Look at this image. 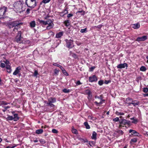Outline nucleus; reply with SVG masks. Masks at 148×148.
Returning <instances> with one entry per match:
<instances>
[{
  "mask_svg": "<svg viewBox=\"0 0 148 148\" xmlns=\"http://www.w3.org/2000/svg\"><path fill=\"white\" fill-rule=\"evenodd\" d=\"M23 2L21 1H18L15 2L13 4V6L16 11L19 12H21L24 10L23 9Z\"/></svg>",
  "mask_w": 148,
  "mask_h": 148,
  "instance_id": "f257e3e1",
  "label": "nucleus"
},
{
  "mask_svg": "<svg viewBox=\"0 0 148 148\" xmlns=\"http://www.w3.org/2000/svg\"><path fill=\"white\" fill-rule=\"evenodd\" d=\"M37 3L36 0H25L26 4L31 8H33L36 7Z\"/></svg>",
  "mask_w": 148,
  "mask_h": 148,
  "instance_id": "f03ea898",
  "label": "nucleus"
},
{
  "mask_svg": "<svg viewBox=\"0 0 148 148\" xmlns=\"http://www.w3.org/2000/svg\"><path fill=\"white\" fill-rule=\"evenodd\" d=\"M7 7L3 6L0 8V18H3L5 16V13L7 11Z\"/></svg>",
  "mask_w": 148,
  "mask_h": 148,
  "instance_id": "7ed1b4c3",
  "label": "nucleus"
},
{
  "mask_svg": "<svg viewBox=\"0 0 148 148\" xmlns=\"http://www.w3.org/2000/svg\"><path fill=\"white\" fill-rule=\"evenodd\" d=\"M22 23H19L18 21H14L13 22H11L8 23L7 24V26L10 28H12L14 27H16L18 25L20 24H22Z\"/></svg>",
  "mask_w": 148,
  "mask_h": 148,
  "instance_id": "20e7f679",
  "label": "nucleus"
},
{
  "mask_svg": "<svg viewBox=\"0 0 148 148\" xmlns=\"http://www.w3.org/2000/svg\"><path fill=\"white\" fill-rule=\"evenodd\" d=\"M65 41L66 42V47L69 48L71 49L74 46L73 45V41L72 40H68L66 39L65 40Z\"/></svg>",
  "mask_w": 148,
  "mask_h": 148,
  "instance_id": "39448f33",
  "label": "nucleus"
},
{
  "mask_svg": "<svg viewBox=\"0 0 148 148\" xmlns=\"http://www.w3.org/2000/svg\"><path fill=\"white\" fill-rule=\"evenodd\" d=\"M119 127L121 126L124 127V125L126 124L129 125L130 124V121L125 119H121L119 120Z\"/></svg>",
  "mask_w": 148,
  "mask_h": 148,
  "instance_id": "423d86ee",
  "label": "nucleus"
},
{
  "mask_svg": "<svg viewBox=\"0 0 148 148\" xmlns=\"http://www.w3.org/2000/svg\"><path fill=\"white\" fill-rule=\"evenodd\" d=\"M97 80V77L95 75H93L92 76L89 77V81L90 82H96Z\"/></svg>",
  "mask_w": 148,
  "mask_h": 148,
  "instance_id": "0eeeda50",
  "label": "nucleus"
},
{
  "mask_svg": "<svg viewBox=\"0 0 148 148\" xmlns=\"http://www.w3.org/2000/svg\"><path fill=\"white\" fill-rule=\"evenodd\" d=\"M21 31H18V33L17 35L16 38V41L17 42H21Z\"/></svg>",
  "mask_w": 148,
  "mask_h": 148,
  "instance_id": "6e6552de",
  "label": "nucleus"
},
{
  "mask_svg": "<svg viewBox=\"0 0 148 148\" xmlns=\"http://www.w3.org/2000/svg\"><path fill=\"white\" fill-rule=\"evenodd\" d=\"M147 38V36H144L141 37H138L136 40V41L139 42L140 41H143L146 40Z\"/></svg>",
  "mask_w": 148,
  "mask_h": 148,
  "instance_id": "1a4fd4ad",
  "label": "nucleus"
},
{
  "mask_svg": "<svg viewBox=\"0 0 148 148\" xmlns=\"http://www.w3.org/2000/svg\"><path fill=\"white\" fill-rule=\"evenodd\" d=\"M117 68L118 69L124 68L126 67V68L128 67L127 64L126 63H124L123 64H119L117 66Z\"/></svg>",
  "mask_w": 148,
  "mask_h": 148,
  "instance_id": "9d476101",
  "label": "nucleus"
},
{
  "mask_svg": "<svg viewBox=\"0 0 148 148\" xmlns=\"http://www.w3.org/2000/svg\"><path fill=\"white\" fill-rule=\"evenodd\" d=\"M56 102V100L55 98L51 97L49 99L48 102L47 104H50L53 103H54Z\"/></svg>",
  "mask_w": 148,
  "mask_h": 148,
  "instance_id": "9b49d317",
  "label": "nucleus"
},
{
  "mask_svg": "<svg viewBox=\"0 0 148 148\" xmlns=\"http://www.w3.org/2000/svg\"><path fill=\"white\" fill-rule=\"evenodd\" d=\"M21 68L20 66H18L16 68V69L13 73V75H16L20 72Z\"/></svg>",
  "mask_w": 148,
  "mask_h": 148,
  "instance_id": "f8f14e48",
  "label": "nucleus"
},
{
  "mask_svg": "<svg viewBox=\"0 0 148 148\" xmlns=\"http://www.w3.org/2000/svg\"><path fill=\"white\" fill-rule=\"evenodd\" d=\"M86 93L88 95V99H90L92 97L91 92L89 90H87L86 91Z\"/></svg>",
  "mask_w": 148,
  "mask_h": 148,
  "instance_id": "ddd939ff",
  "label": "nucleus"
},
{
  "mask_svg": "<svg viewBox=\"0 0 148 148\" xmlns=\"http://www.w3.org/2000/svg\"><path fill=\"white\" fill-rule=\"evenodd\" d=\"M129 132L130 133H132V135H133V134H135V136H139V133L135 130H133L131 129L129 131Z\"/></svg>",
  "mask_w": 148,
  "mask_h": 148,
  "instance_id": "4468645a",
  "label": "nucleus"
},
{
  "mask_svg": "<svg viewBox=\"0 0 148 148\" xmlns=\"http://www.w3.org/2000/svg\"><path fill=\"white\" fill-rule=\"evenodd\" d=\"M140 25L139 23L134 24L133 25L132 27L135 29H137L140 27Z\"/></svg>",
  "mask_w": 148,
  "mask_h": 148,
  "instance_id": "2eb2a0df",
  "label": "nucleus"
},
{
  "mask_svg": "<svg viewBox=\"0 0 148 148\" xmlns=\"http://www.w3.org/2000/svg\"><path fill=\"white\" fill-rule=\"evenodd\" d=\"M19 118L17 114H14L13 120L14 121H16L18 120Z\"/></svg>",
  "mask_w": 148,
  "mask_h": 148,
  "instance_id": "dca6fc26",
  "label": "nucleus"
},
{
  "mask_svg": "<svg viewBox=\"0 0 148 148\" xmlns=\"http://www.w3.org/2000/svg\"><path fill=\"white\" fill-rule=\"evenodd\" d=\"M131 103L134 106H135L138 105L140 104V102L138 101H132Z\"/></svg>",
  "mask_w": 148,
  "mask_h": 148,
  "instance_id": "f3484780",
  "label": "nucleus"
},
{
  "mask_svg": "<svg viewBox=\"0 0 148 148\" xmlns=\"http://www.w3.org/2000/svg\"><path fill=\"white\" fill-rule=\"evenodd\" d=\"M63 32H60L56 35V37L57 38H59L61 37L63 35Z\"/></svg>",
  "mask_w": 148,
  "mask_h": 148,
  "instance_id": "a211bd4d",
  "label": "nucleus"
},
{
  "mask_svg": "<svg viewBox=\"0 0 148 148\" xmlns=\"http://www.w3.org/2000/svg\"><path fill=\"white\" fill-rule=\"evenodd\" d=\"M10 103L6 102L5 101H0V106L2 105H6L9 104Z\"/></svg>",
  "mask_w": 148,
  "mask_h": 148,
  "instance_id": "6ab92c4d",
  "label": "nucleus"
},
{
  "mask_svg": "<svg viewBox=\"0 0 148 148\" xmlns=\"http://www.w3.org/2000/svg\"><path fill=\"white\" fill-rule=\"evenodd\" d=\"M43 130L42 129H38L36 130V133L37 134H41L43 132Z\"/></svg>",
  "mask_w": 148,
  "mask_h": 148,
  "instance_id": "aec40b11",
  "label": "nucleus"
},
{
  "mask_svg": "<svg viewBox=\"0 0 148 148\" xmlns=\"http://www.w3.org/2000/svg\"><path fill=\"white\" fill-rule=\"evenodd\" d=\"M30 25L31 27H34L36 25L35 21H32L30 23Z\"/></svg>",
  "mask_w": 148,
  "mask_h": 148,
  "instance_id": "412c9836",
  "label": "nucleus"
},
{
  "mask_svg": "<svg viewBox=\"0 0 148 148\" xmlns=\"http://www.w3.org/2000/svg\"><path fill=\"white\" fill-rule=\"evenodd\" d=\"M97 133L95 132H93L92 134V139L96 140V139Z\"/></svg>",
  "mask_w": 148,
  "mask_h": 148,
  "instance_id": "4be33fe9",
  "label": "nucleus"
},
{
  "mask_svg": "<svg viewBox=\"0 0 148 148\" xmlns=\"http://www.w3.org/2000/svg\"><path fill=\"white\" fill-rule=\"evenodd\" d=\"M61 13H64V14L62 15V16H64V15L68 13V8H66Z\"/></svg>",
  "mask_w": 148,
  "mask_h": 148,
  "instance_id": "5701e85b",
  "label": "nucleus"
},
{
  "mask_svg": "<svg viewBox=\"0 0 148 148\" xmlns=\"http://www.w3.org/2000/svg\"><path fill=\"white\" fill-rule=\"evenodd\" d=\"M13 117L12 116H8V117L6 118V120L7 121L13 120Z\"/></svg>",
  "mask_w": 148,
  "mask_h": 148,
  "instance_id": "b1692460",
  "label": "nucleus"
},
{
  "mask_svg": "<svg viewBox=\"0 0 148 148\" xmlns=\"http://www.w3.org/2000/svg\"><path fill=\"white\" fill-rule=\"evenodd\" d=\"M84 125L86 127V128L87 129H90V127L89 125L88 124V123L87 122H85L84 123Z\"/></svg>",
  "mask_w": 148,
  "mask_h": 148,
  "instance_id": "393cba45",
  "label": "nucleus"
},
{
  "mask_svg": "<svg viewBox=\"0 0 148 148\" xmlns=\"http://www.w3.org/2000/svg\"><path fill=\"white\" fill-rule=\"evenodd\" d=\"M130 119L133 120L132 123H136L138 122V120L136 119H134V117L130 118Z\"/></svg>",
  "mask_w": 148,
  "mask_h": 148,
  "instance_id": "a878e982",
  "label": "nucleus"
},
{
  "mask_svg": "<svg viewBox=\"0 0 148 148\" xmlns=\"http://www.w3.org/2000/svg\"><path fill=\"white\" fill-rule=\"evenodd\" d=\"M65 25L67 27L69 25V20H66L64 22Z\"/></svg>",
  "mask_w": 148,
  "mask_h": 148,
  "instance_id": "bb28decb",
  "label": "nucleus"
},
{
  "mask_svg": "<svg viewBox=\"0 0 148 148\" xmlns=\"http://www.w3.org/2000/svg\"><path fill=\"white\" fill-rule=\"evenodd\" d=\"M51 0H43L40 3V4H42V3L45 4L48 3L50 2Z\"/></svg>",
  "mask_w": 148,
  "mask_h": 148,
  "instance_id": "cd10ccee",
  "label": "nucleus"
},
{
  "mask_svg": "<svg viewBox=\"0 0 148 148\" xmlns=\"http://www.w3.org/2000/svg\"><path fill=\"white\" fill-rule=\"evenodd\" d=\"M72 133L75 134H78V132L77 130L75 129L74 128H73L72 130Z\"/></svg>",
  "mask_w": 148,
  "mask_h": 148,
  "instance_id": "c85d7f7f",
  "label": "nucleus"
},
{
  "mask_svg": "<svg viewBox=\"0 0 148 148\" xmlns=\"http://www.w3.org/2000/svg\"><path fill=\"white\" fill-rule=\"evenodd\" d=\"M50 23H51V25L52 24H53V22L51 20L49 19L47 21H46L45 25H46L48 24H50Z\"/></svg>",
  "mask_w": 148,
  "mask_h": 148,
  "instance_id": "c756f323",
  "label": "nucleus"
},
{
  "mask_svg": "<svg viewBox=\"0 0 148 148\" xmlns=\"http://www.w3.org/2000/svg\"><path fill=\"white\" fill-rule=\"evenodd\" d=\"M54 26V24H50V25H48L47 27V29H50L52 28Z\"/></svg>",
  "mask_w": 148,
  "mask_h": 148,
  "instance_id": "7c9ffc66",
  "label": "nucleus"
},
{
  "mask_svg": "<svg viewBox=\"0 0 148 148\" xmlns=\"http://www.w3.org/2000/svg\"><path fill=\"white\" fill-rule=\"evenodd\" d=\"M115 113H116V114L118 116L123 115H124V113H123L119 112H118V111H116Z\"/></svg>",
  "mask_w": 148,
  "mask_h": 148,
  "instance_id": "2f4dec72",
  "label": "nucleus"
},
{
  "mask_svg": "<svg viewBox=\"0 0 148 148\" xmlns=\"http://www.w3.org/2000/svg\"><path fill=\"white\" fill-rule=\"evenodd\" d=\"M146 70V68L143 66H142L140 69V70L141 71H145Z\"/></svg>",
  "mask_w": 148,
  "mask_h": 148,
  "instance_id": "473e14b6",
  "label": "nucleus"
},
{
  "mask_svg": "<svg viewBox=\"0 0 148 148\" xmlns=\"http://www.w3.org/2000/svg\"><path fill=\"white\" fill-rule=\"evenodd\" d=\"M95 99H99L100 100H101L102 101V99L103 98V97L101 95H100L99 96H96L95 97Z\"/></svg>",
  "mask_w": 148,
  "mask_h": 148,
  "instance_id": "72a5a7b5",
  "label": "nucleus"
},
{
  "mask_svg": "<svg viewBox=\"0 0 148 148\" xmlns=\"http://www.w3.org/2000/svg\"><path fill=\"white\" fill-rule=\"evenodd\" d=\"M38 21L40 23L44 25H45L46 21L40 19H38Z\"/></svg>",
  "mask_w": 148,
  "mask_h": 148,
  "instance_id": "f704fd0d",
  "label": "nucleus"
},
{
  "mask_svg": "<svg viewBox=\"0 0 148 148\" xmlns=\"http://www.w3.org/2000/svg\"><path fill=\"white\" fill-rule=\"evenodd\" d=\"M87 32V28H85L84 29H82L80 30V32L82 33L86 32Z\"/></svg>",
  "mask_w": 148,
  "mask_h": 148,
  "instance_id": "c9c22d12",
  "label": "nucleus"
},
{
  "mask_svg": "<svg viewBox=\"0 0 148 148\" xmlns=\"http://www.w3.org/2000/svg\"><path fill=\"white\" fill-rule=\"evenodd\" d=\"M137 141V139L136 138H133L131 139L130 142L136 143Z\"/></svg>",
  "mask_w": 148,
  "mask_h": 148,
  "instance_id": "e433bc0d",
  "label": "nucleus"
},
{
  "mask_svg": "<svg viewBox=\"0 0 148 148\" xmlns=\"http://www.w3.org/2000/svg\"><path fill=\"white\" fill-rule=\"evenodd\" d=\"M62 91L64 93H68L69 92L70 90L69 89H67L66 88H64L62 90Z\"/></svg>",
  "mask_w": 148,
  "mask_h": 148,
  "instance_id": "4c0bfd02",
  "label": "nucleus"
},
{
  "mask_svg": "<svg viewBox=\"0 0 148 148\" xmlns=\"http://www.w3.org/2000/svg\"><path fill=\"white\" fill-rule=\"evenodd\" d=\"M103 25H100L97 26H95L93 27L95 28H98L99 29H101Z\"/></svg>",
  "mask_w": 148,
  "mask_h": 148,
  "instance_id": "58836bf2",
  "label": "nucleus"
},
{
  "mask_svg": "<svg viewBox=\"0 0 148 148\" xmlns=\"http://www.w3.org/2000/svg\"><path fill=\"white\" fill-rule=\"evenodd\" d=\"M22 42L25 44H29L30 43V41L29 40H26L22 41Z\"/></svg>",
  "mask_w": 148,
  "mask_h": 148,
  "instance_id": "ea45409f",
  "label": "nucleus"
},
{
  "mask_svg": "<svg viewBox=\"0 0 148 148\" xmlns=\"http://www.w3.org/2000/svg\"><path fill=\"white\" fill-rule=\"evenodd\" d=\"M118 133L119 134H120V135H122L123 134L124 132H123L121 130H118Z\"/></svg>",
  "mask_w": 148,
  "mask_h": 148,
  "instance_id": "a19ab883",
  "label": "nucleus"
},
{
  "mask_svg": "<svg viewBox=\"0 0 148 148\" xmlns=\"http://www.w3.org/2000/svg\"><path fill=\"white\" fill-rule=\"evenodd\" d=\"M39 141L40 143L43 144H45L46 143L45 140L42 139H41Z\"/></svg>",
  "mask_w": 148,
  "mask_h": 148,
  "instance_id": "79ce46f5",
  "label": "nucleus"
},
{
  "mask_svg": "<svg viewBox=\"0 0 148 148\" xmlns=\"http://www.w3.org/2000/svg\"><path fill=\"white\" fill-rule=\"evenodd\" d=\"M62 73L65 74V75H68V73H67L65 70L64 69L62 71Z\"/></svg>",
  "mask_w": 148,
  "mask_h": 148,
  "instance_id": "37998d69",
  "label": "nucleus"
},
{
  "mask_svg": "<svg viewBox=\"0 0 148 148\" xmlns=\"http://www.w3.org/2000/svg\"><path fill=\"white\" fill-rule=\"evenodd\" d=\"M52 132L54 134H57L58 132V130L55 129H53L52 130Z\"/></svg>",
  "mask_w": 148,
  "mask_h": 148,
  "instance_id": "c03bdc74",
  "label": "nucleus"
},
{
  "mask_svg": "<svg viewBox=\"0 0 148 148\" xmlns=\"http://www.w3.org/2000/svg\"><path fill=\"white\" fill-rule=\"evenodd\" d=\"M120 119L118 117H116V118L114 119L113 121L114 122H117L119 121V122Z\"/></svg>",
  "mask_w": 148,
  "mask_h": 148,
  "instance_id": "a18cd8bd",
  "label": "nucleus"
},
{
  "mask_svg": "<svg viewBox=\"0 0 148 148\" xmlns=\"http://www.w3.org/2000/svg\"><path fill=\"white\" fill-rule=\"evenodd\" d=\"M103 83V81L102 80H100L98 82V84L100 86L102 85Z\"/></svg>",
  "mask_w": 148,
  "mask_h": 148,
  "instance_id": "49530a36",
  "label": "nucleus"
},
{
  "mask_svg": "<svg viewBox=\"0 0 148 148\" xmlns=\"http://www.w3.org/2000/svg\"><path fill=\"white\" fill-rule=\"evenodd\" d=\"M38 75V71L37 70H35L34 71V76L35 77H36Z\"/></svg>",
  "mask_w": 148,
  "mask_h": 148,
  "instance_id": "de8ad7c7",
  "label": "nucleus"
},
{
  "mask_svg": "<svg viewBox=\"0 0 148 148\" xmlns=\"http://www.w3.org/2000/svg\"><path fill=\"white\" fill-rule=\"evenodd\" d=\"M114 135H116V136H120V134H118V131H115L114 133Z\"/></svg>",
  "mask_w": 148,
  "mask_h": 148,
  "instance_id": "09e8293b",
  "label": "nucleus"
},
{
  "mask_svg": "<svg viewBox=\"0 0 148 148\" xmlns=\"http://www.w3.org/2000/svg\"><path fill=\"white\" fill-rule=\"evenodd\" d=\"M72 56L73 57L75 58H78V56L77 55L73 53L72 54Z\"/></svg>",
  "mask_w": 148,
  "mask_h": 148,
  "instance_id": "8fccbe9b",
  "label": "nucleus"
},
{
  "mask_svg": "<svg viewBox=\"0 0 148 148\" xmlns=\"http://www.w3.org/2000/svg\"><path fill=\"white\" fill-rule=\"evenodd\" d=\"M6 68L7 69H11V67L10 65H6Z\"/></svg>",
  "mask_w": 148,
  "mask_h": 148,
  "instance_id": "3c124183",
  "label": "nucleus"
},
{
  "mask_svg": "<svg viewBox=\"0 0 148 148\" xmlns=\"http://www.w3.org/2000/svg\"><path fill=\"white\" fill-rule=\"evenodd\" d=\"M5 66V64L3 63H1L0 64V67L2 68H4Z\"/></svg>",
  "mask_w": 148,
  "mask_h": 148,
  "instance_id": "603ef678",
  "label": "nucleus"
},
{
  "mask_svg": "<svg viewBox=\"0 0 148 148\" xmlns=\"http://www.w3.org/2000/svg\"><path fill=\"white\" fill-rule=\"evenodd\" d=\"M143 92L145 93H147L148 92V88H144L143 89Z\"/></svg>",
  "mask_w": 148,
  "mask_h": 148,
  "instance_id": "864d4df0",
  "label": "nucleus"
},
{
  "mask_svg": "<svg viewBox=\"0 0 148 148\" xmlns=\"http://www.w3.org/2000/svg\"><path fill=\"white\" fill-rule=\"evenodd\" d=\"M76 84L77 85H81V84H82V83H81L80 81L79 80V81H78L76 83Z\"/></svg>",
  "mask_w": 148,
  "mask_h": 148,
  "instance_id": "5fc2aeb1",
  "label": "nucleus"
},
{
  "mask_svg": "<svg viewBox=\"0 0 148 148\" xmlns=\"http://www.w3.org/2000/svg\"><path fill=\"white\" fill-rule=\"evenodd\" d=\"M95 67L94 66H92L90 68L89 71H92L93 70L95 69Z\"/></svg>",
  "mask_w": 148,
  "mask_h": 148,
  "instance_id": "6e6d98bb",
  "label": "nucleus"
},
{
  "mask_svg": "<svg viewBox=\"0 0 148 148\" xmlns=\"http://www.w3.org/2000/svg\"><path fill=\"white\" fill-rule=\"evenodd\" d=\"M102 101L101 100H100V101L99 102V104L100 105H100L103 103V102L104 101H105V100L103 99V98L102 99Z\"/></svg>",
  "mask_w": 148,
  "mask_h": 148,
  "instance_id": "4d7b16f0",
  "label": "nucleus"
},
{
  "mask_svg": "<svg viewBox=\"0 0 148 148\" xmlns=\"http://www.w3.org/2000/svg\"><path fill=\"white\" fill-rule=\"evenodd\" d=\"M111 81L110 80H105V81L104 83L106 84H108Z\"/></svg>",
  "mask_w": 148,
  "mask_h": 148,
  "instance_id": "13d9d810",
  "label": "nucleus"
},
{
  "mask_svg": "<svg viewBox=\"0 0 148 148\" xmlns=\"http://www.w3.org/2000/svg\"><path fill=\"white\" fill-rule=\"evenodd\" d=\"M73 16V14H69L67 15V17L68 18H69L71 16Z\"/></svg>",
  "mask_w": 148,
  "mask_h": 148,
  "instance_id": "bf43d9fd",
  "label": "nucleus"
},
{
  "mask_svg": "<svg viewBox=\"0 0 148 148\" xmlns=\"http://www.w3.org/2000/svg\"><path fill=\"white\" fill-rule=\"evenodd\" d=\"M31 10L29 8H27L26 11V12L27 14H29L30 13Z\"/></svg>",
  "mask_w": 148,
  "mask_h": 148,
  "instance_id": "052dcab7",
  "label": "nucleus"
},
{
  "mask_svg": "<svg viewBox=\"0 0 148 148\" xmlns=\"http://www.w3.org/2000/svg\"><path fill=\"white\" fill-rule=\"evenodd\" d=\"M47 104V105H48V106H49L51 107H53L55 106L52 103H51L50 104Z\"/></svg>",
  "mask_w": 148,
  "mask_h": 148,
  "instance_id": "680f3d73",
  "label": "nucleus"
},
{
  "mask_svg": "<svg viewBox=\"0 0 148 148\" xmlns=\"http://www.w3.org/2000/svg\"><path fill=\"white\" fill-rule=\"evenodd\" d=\"M4 62L6 64V65H9V62L7 60H6Z\"/></svg>",
  "mask_w": 148,
  "mask_h": 148,
  "instance_id": "e2e57ef3",
  "label": "nucleus"
},
{
  "mask_svg": "<svg viewBox=\"0 0 148 148\" xmlns=\"http://www.w3.org/2000/svg\"><path fill=\"white\" fill-rule=\"evenodd\" d=\"M53 65L55 66H57L59 67V66H60V65L58 64L57 63H54L53 64Z\"/></svg>",
  "mask_w": 148,
  "mask_h": 148,
  "instance_id": "0e129e2a",
  "label": "nucleus"
},
{
  "mask_svg": "<svg viewBox=\"0 0 148 148\" xmlns=\"http://www.w3.org/2000/svg\"><path fill=\"white\" fill-rule=\"evenodd\" d=\"M94 143H95L93 141H90L89 142V144L91 146V144H92V145H94Z\"/></svg>",
  "mask_w": 148,
  "mask_h": 148,
  "instance_id": "69168bd1",
  "label": "nucleus"
},
{
  "mask_svg": "<svg viewBox=\"0 0 148 148\" xmlns=\"http://www.w3.org/2000/svg\"><path fill=\"white\" fill-rule=\"evenodd\" d=\"M94 103L96 104L97 106H100L99 103L97 101H95L94 102Z\"/></svg>",
  "mask_w": 148,
  "mask_h": 148,
  "instance_id": "338daca9",
  "label": "nucleus"
},
{
  "mask_svg": "<svg viewBox=\"0 0 148 148\" xmlns=\"http://www.w3.org/2000/svg\"><path fill=\"white\" fill-rule=\"evenodd\" d=\"M16 146V145L13 146L12 147H10V146H8L6 148H14Z\"/></svg>",
  "mask_w": 148,
  "mask_h": 148,
  "instance_id": "774afa93",
  "label": "nucleus"
}]
</instances>
